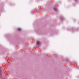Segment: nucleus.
<instances>
[{"mask_svg": "<svg viewBox=\"0 0 79 79\" xmlns=\"http://www.w3.org/2000/svg\"><path fill=\"white\" fill-rule=\"evenodd\" d=\"M36 44L37 45H40V42L39 41H37L36 42Z\"/></svg>", "mask_w": 79, "mask_h": 79, "instance_id": "nucleus-1", "label": "nucleus"}, {"mask_svg": "<svg viewBox=\"0 0 79 79\" xmlns=\"http://www.w3.org/2000/svg\"><path fill=\"white\" fill-rule=\"evenodd\" d=\"M21 29L20 28H19L17 29V31H18V32H19L21 31Z\"/></svg>", "mask_w": 79, "mask_h": 79, "instance_id": "nucleus-2", "label": "nucleus"}, {"mask_svg": "<svg viewBox=\"0 0 79 79\" xmlns=\"http://www.w3.org/2000/svg\"><path fill=\"white\" fill-rule=\"evenodd\" d=\"M54 11H56V9L55 8V9H54Z\"/></svg>", "mask_w": 79, "mask_h": 79, "instance_id": "nucleus-3", "label": "nucleus"}]
</instances>
